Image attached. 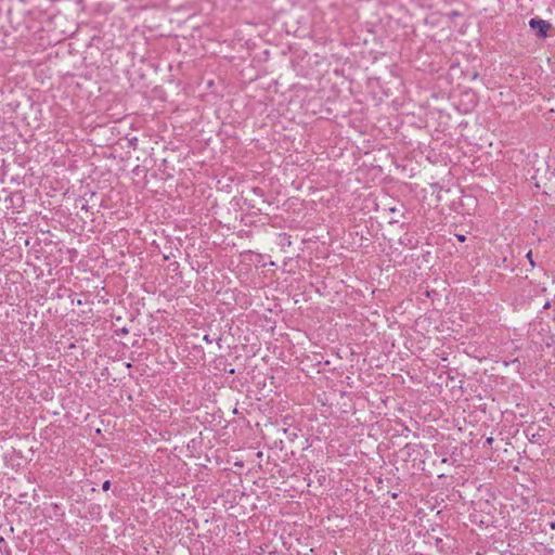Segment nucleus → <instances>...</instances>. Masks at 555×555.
Wrapping results in <instances>:
<instances>
[{
  "label": "nucleus",
  "mask_w": 555,
  "mask_h": 555,
  "mask_svg": "<svg viewBox=\"0 0 555 555\" xmlns=\"http://www.w3.org/2000/svg\"><path fill=\"white\" fill-rule=\"evenodd\" d=\"M529 26L537 30V36L539 38H545L547 36V31L552 28V25L544 20L541 18H531L529 21Z\"/></svg>",
  "instance_id": "nucleus-1"
},
{
  "label": "nucleus",
  "mask_w": 555,
  "mask_h": 555,
  "mask_svg": "<svg viewBox=\"0 0 555 555\" xmlns=\"http://www.w3.org/2000/svg\"><path fill=\"white\" fill-rule=\"evenodd\" d=\"M109 486H111L109 480H106V481L103 483L102 488H103V490H105V491H106V490H108V489H109Z\"/></svg>",
  "instance_id": "nucleus-2"
},
{
  "label": "nucleus",
  "mask_w": 555,
  "mask_h": 555,
  "mask_svg": "<svg viewBox=\"0 0 555 555\" xmlns=\"http://www.w3.org/2000/svg\"><path fill=\"white\" fill-rule=\"evenodd\" d=\"M531 255H532V253H531V251H529V253L527 254V257H528V259L530 260L531 266H534V262H533V261H532V259H531Z\"/></svg>",
  "instance_id": "nucleus-3"
},
{
  "label": "nucleus",
  "mask_w": 555,
  "mask_h": 555,
  "mask_svg": "<svg viewBox=\"0 0 555 555\" xmlns=\"http://www.w3.org/2000/svg\"><path fill=\"white\" fill-rule=\"evenodd\" d=\"M457 238H459V241L463 242L465 240V236L464 235H457Z\"/></svg>",
  "instance_id": "nucleus-4"
}]
</instances>
